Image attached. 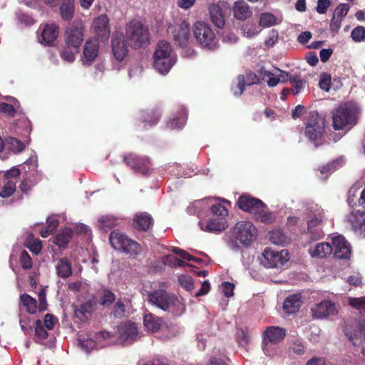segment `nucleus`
<instances>
[{
	"instance_id": "f257e3e1",
	"label": "nucleus",
	"mask_w": 365,
	"mask_h": 365,
	"mask_svg": "<svg viewBox=\"0 0 365 365\" xmlns=\"http://www.w3.org/2000/svg\"><path fill=\"white\" fill-rule=\"evenodd\" d=\"M148 300L163 311L170 312L173 314L180 316L185 311V305L173 294L163 289H157L148 294Z\"/></svg>"
},
{
	"instance_id": "f03ea898",
	"label": "nucleus",
	"mask_w": 365,
	"mask_h": 365,
	"mask_svg": "<svg viewBox=\"0 0 365 365\" xmlns=\"http://www.w3.org/2000/svg\"><path fill=\"white\" fill-rule=\"evenodd\" d=\"M177 61V56L166 41H160L153 53V67L160 74H167Z\"/></svg>"
},
{
	"instance_id": "7ed1b4c3",
	"label": "nucleus",
	"mask_w": 365,
	"mask_h": 365,
	"mask_svg": "<svg viewBox=\"0 0 365 365\" xmlns=\"http://www.w3.org/2000/svg\"><path fill=\"white\" fill-rule=\"evenodd\" d=\"M304 135L315 147L322 145L325 138V123L317 111H310L304 119Z\"/></svg>"
},
{
	"instance_id": "20e7f679",
	"label": "nucleus",
	"mask_w": 365,
	"mask_h": 365,
	"mask_svg": "<svg viewBox=\"0 0 365 365\" xmlns=\"http://www.w3.org/2000/svg\"><path fill=\"white\" fill-rule=\"evenodd\" d=\"M125 30L124 38L131 48L138 49L149 43V31L140 21H130L126 24Z\"/></svg>"
},
{
	"instance_id": "39448f33",
	"label": "nucleus",
	"mask_w": 365,
	"mask_h": 365,
	"mask_svg": "<svg viewBox=\"0 0 365 365\" xmlns=\"http://www.w3.org/2000/svg\"><path fill=\"white\" fill-rule=\"evenodd\" d=\"M357 111L349 104L339 106L333 113L332 125L334 130H349L357 123Z\"/></svg>"
},
{
	"instance_id": "423d86ee",
	"label": "nucleus",
	"mask_w": 365,
	"mask_h": 365,
	"mask_svg": "<svg viewBox=\"0 0 365 365\" xmlns=\"http://www.w3.org/2000/svg\"><path fill=\"white\" fill-rule=\"evenodd\" d=\"M307 235H309L312 241H316L324 236L321 226L326 220V216L324 210L318 205H312L307 209Z\"/></svg>"
},
{
	"instance_id": "0eeeda50",
	"label": "nucleus",
	"mask_w": 365,
	"mask_h": 365,
	"mask_svg": "<svg viewBox=\"0 0 365 365\" xmlns=\"http://www.w3.org/2000/svg\"><path fill=\"white\" fill-rule=\"evenodd\" d=\"M109 240L115 250L121 251L133 257L138 256L143 251L142 246L138 242L128 238L123 233L112 232Z\"/></svg>"
},
{
	"instance_id": "6e6552de",
	"label": "nucleus",
	"mask_w": 365,
	"mask_h": 365,
	"mask_svg": "<svg viewBox=\"0 0 365 365\" xmlns=\"http://www.w3.org/2000/svg\"><path fill=\"white\" fill-rule=\"evenodd\" d=\"M194 36L197 43L208 50L217 47L216 35L211 26L203 21H197L194 25Z\"/></svg>"
},
{
	"instance_id": "1a4fd4ad",
	"label": "nucleus",
	"mask_w": 365,
	"mask_h": 365,
	"mask_svg": "<svg viewBox=\"0 0 365 365\" xmlns=\"http://www.w3.org/2000/svg\"><path fill=\"white\" fill-rule=\"evenodd\" d=\"M123 162L127 166L130 167L135 174H140L147 177L149 176L153 171L151 160L148 156L130 153L124 155Z\"/></svg>"
},
{
	"instance_id": "9d476101",
	"label": "nucleus",
	"mask_w": 365,
	"mask_h": 365,
	"mask_svg": "<svg viewBox=\"0 0 365 365\" xmlns=\"http://www.w3.org/2000/svg\"><path fill=\"white\" fill-rule=\"evenodd\" d=\"M168 34L174 41L182 48H186L189 44L190 31L189 24L183 20L179 23L170 24L168 26Z\"/></svg>"
},
{
	"instance_id": "9b49d317",
	"label": "nucleus",
	"mask_w": 365,
	"mask_h": 365,
	"mask_svg": "<svg viewBox=\"0 0 365 365\" xmlns=\"http://www.w3.org/2000/svg\"><path fill=\"white\" fill-rule=\"evenodd\" d=\"M233 233L243 245L249 246L256 240L258 231L251 222L240 221L235 225Z\"/></svg>"
},
{
	"instance_id": "f8f14e48",
	"label": "nucleus",
	"mask_w": 365,
	"mask_h": 365,
	"mask_svg": "<svg viewBox=\"0 0 365 365\" xmlns=\"http://www.w3.org/2000/svg\"><path fill=\"white\" fill-rule=\"evenodd\" d=\"M287 250L274 251L270 247H266L260 259L261 263L267 268L283 266L289 260Z\"/></svg>"
},
{
	"instance_id": "ddd939ff",
	"label": "nucleus",
	"mask_w": 365,
	"mask_h": 365,
	"mask_svg": "<svg viewBox=\"0 0 365 365\" xmlns=\"http://www.w3.org/2000/svg\"><path fill=\"white\" fill-rule=\"evenodd\" d=\"M85 28L81 22L74 21L66 30V46L80 48L83 41Z\"/></svg>"
},
{
	"instance_id": "4468645a",
	"label": "nucleus",
	"mask_w": 365,
	"mask_h": 365,
	"mask_svg": "<svg viewBox=\"0 0 365 365\" xmlns=\"http://www.w3.org/2000/svg\"><path fill=\"white\" fill-rule=\"evenodd\" d=\"M310 312L313 319L319 320L336 315L338 309L335 303L329 299H324L314 304L310 309Z\"/></svg>"
},
{
	"instance_id": "2eb2a0df",
	"label": "nucleus",
	"mask_w": 365,
	"mask_h": 365,
	"mask_svg": "<svg viewBox=\"0 0 365 365\" xmlns=\"http://www.w3.org/2000/svg\"><path fill=\"white\" fill-rule=\"evenodd\" d=\"M332 253L335 258L349 259L351 255V247L349 242L342 235L336 236L331 240Z\"/></svg>"
},
{
	"instance_id": "dca6fc26",
	"label": "nucleus",
	"mask_w": 365,
	"mask_h": 365,
	"mask_svg": "<svg viewBox=\"0 0 365 365\" xmlns=\"http://www.w3.org/2000/svg\"><path fill=\"white\" fill-rule=\"evenodd\" d=\"M119 339L125 345L130 344L139 338V332L137 324L133 322H126L118 327Z\"/></svg>"
},
{
	"instance_id": "f3484780",
	"label": "nucleus",
	"mask_w": 365,
	"mask_h": 365,
	"mask_svg": "<svg viewBox=\"0 0 365 365\" xmlns=\"http://www.w3.org/2000/svg\"><path fill=\"white\" fill-rule=\"evenodd\" d=\"M125 38L120 32H114L111 39V47L114 57L118 61H122L128 55V49Z\"/></svg>"
},
{
	"instance_id": "a211bd4d",
	"label": "nucleus",
	"mask_w": 365,
	"mask_h": 365,
	"mask_svg": "<svg viewBox=\"0 0 365 365\" xmlns=\"http://www.w3.org/2000/svg\"><path fill=\"white\" fill-rule=\"evenodd\" d=\"M39 42L45 46H53L59 34V26L56 24H47L38 29Z\"/></svg>"
},
{
	"instance_id": "6ab92c4d",
	"label": "nucleus",
	"mask_w": 365,
	"mask_h": 365,
	"mask_svg": "<svg viewBox=\"0 0 365 365\" xmlns=\"http://www.w3.org/2000/svg\"><path fill=\"white\" fill-rule=\"evenodd\" d=\"M353 231L360 237H365V212H351L346 217Z\"/></svg>"
},
{
	"instance_id": "aec40b11",
	"label": "nucleus",
	"mask_w": 365,
	"mask_h": 365,
	"mask_svg": "<svg viewBox=\"0 0 365 365\" xmlns=\"http://www.w3.org/2000/svg\"><path fill=\"white\" fill-rule=\"evenodd\" d=\"M93 29L101 41H106L110 34L109 19L107 16L101 15L96 18L93 22Z\"/></svg>"
},
{
	"instance_id": "412c9836",
	"label": "nucleus",
	"mask_w": 365,
	"mask_h": 365,
	"mask_svg": "<svg viewBox=\"0 0 365 365\" xmlns=\"http://www.w3.org/2000/svg\"><path fill=\"white\" fill-rule=\"evenodd\" d=\"M154 225V219L147 212H138L133 218V227L141 232L150 230Z\"/></svg>"
},
{
	"instance_id": "4be33fe9",
	"label": "nucleus",
	"mask_w": 365,
	"mask_h": 365,
	"mask_svg": "<svg viewBox=\"0 0 365 365\" xmlns=\"http://www.w3.org/2000/svg\"><path fill=\"white\" fill-rule=\"evenodd\" d=\"M285 336L284 329L274 326L268 327L264 332L262 344L264 346H267L268 343L278 344L284 339Z\"/></svg>"
},
{
	"instance_id": "5701e85b",
	"label": "nucleus",
	"mask_w": 365,
	"mask_h": 365,
	"mask_svg": "<svg viewBox=\"0 0 365 365\" xmlns=\"http://www.w3.org/2000/svg\"><path fill=\"white\" fill-rule=\"evenodd\" d=\"M259 83L260 77L252 71L246 73V81L245 76L240 74L237 76V85L233 93L235 96H240L243 93L245 86H250L254 84H259Z\"/></svg>"
},
{
	"instance_id": "b1692460",
	"label": "nucleus",
	"mask_w": 365,
	"mask_h": 365,
	"mask_svg": "<svg viewBox=\"0 0 365 365\" xmlns=\"http://www.w3.org/2000/svg\"><path fill=\"white\" fill-rule=\"evenodd\" d=\"M202 230L208 232H220L228 227L227 219L211 217L207 222H199Z\"/></svg>"
},
{
	"instance_id": "393cba45",
	"label": "nucleus",
	"mask_w": 365,
	"mask_h": 365,
	"mask_svg": "<svg viewBox=\"0 0 365 365\" xmlns=\"http://www.w3.org/2000/svg\"><path fill=\"white\" fill-rule=\"evenodd\" d=\"M262 205V201L258 198L254 197L250 195H242L238 200V207L247 212L252 214L256 209L259 208V205Z\"/></svg>"
},
{
	"instance_id": "a878e982",
	"label": "nucleus",
	"mask_w": 365,
	"mask_h": 365,
	"mask_svg": "<svg viewBox=\"0 0 365 365\" xmlns=\"http://www.w3.org/2000/svg\"><path fill=\"white\" fill-rule=\"evenodd\" d=\"M346 335L353 346L361 348V353L365 354V326L361 324L357 329L350 333L346 332Z\"/></svg>"
},
{
	"instance_id": "bb28decb",
	"label": "nucleus",
	"mask_w": 365,
	"mask_h": 365,
	"mask_svg": "<svg viewBox=\"0 0 365 365\" xmlns=\"http://www.w3.org/2000/svg\"><path fill=\"white\" fill-rule=\"evenodd\" d=\"M96 297L92 296L91 299L86 300L85 302L81 303L78 307H74V315L81 321H86L91 315L93 306L96 304Z\"/></svg>"
},
{
	"instance_id": "cd10ccee",
	"label": "nucleus",
	"mask_w": 365,
	"mask_h": 365,
	"mask_svg": "<svg viewBox=\"0 0 365 365\" xmlns=\"http://www.w3.org/2000/svg\"><path fill=\"white\" fill-rule=\"evenodd\" d=\"M99 53V43L97 39H88L86 41L83 50V56L88 65H91Z\"/></svg>"
},
{
	"instance_id": "c85d7f7f",
	"label": "nucleus",
	"mask_w": 365,
	"mask_h": 365,
	"mask_svg": "<svg viewBox=\"0 0 365 365\" xmlns=\"http://www.w3.org/2000/svg\"><path fill=\"white\" fill-rule=\"evenodd\" d=\"M55 262L56 273L59 278L67 279L72 275V263L68 258L61 257Z\"/></svg>"
},
{
	"instance_id": "c756f323",
	"label": "nucleus",
	"mask_w": 365,
	"mask_h": 365,
	"mask_svg": "<svg viewBox=\"0 0 365 365\" xmlns=\"http://www.w3.org/2000/svg\"><path fill=\"white\" fill-rule=\"evenodd\" d=\"M258 207L259 208L256 209L252 213L256 220L266 224H271L274 222L275 216L269 211L266 204L262 202V205Z\"/></svg>"
},
{
	"instance_id": "7c9ffc66",
	"label": "nucleus",
	"mask_w": 365,
	"mask_h": 365,
	"mask_svg": "<svg viewBox=\"0 0 365 365\" xmlns=\"http://www.w3.org/2000/svg\"><path fill=\"white\" fill-rule=\"evenodd\" d=\"M302 306L300 294H292L287 297L283 304V309L288 314L297 313Z\"/></svg>"
},
{
	"instance_id": "2f4dec72",
	"label": "nucleus",
	"mask_w": 365,
	"mask_h": 365,
	"mask_svg": "<svg viewBox=\"0 0 365 365\" xmlns=\"http://www.w3.org/2000/svg\"><path fill=\"white\" fill-rule=\"evenodd\" d=\"M73 230L70 227H65L59 231L53 240V244L56 245L61 249L67 247L68 243L73 237Z\"/></svg>"
},
{
	"instance_id": "473e14b6",
	"label": "nucleus",
	"mask_w": 365,
	"mask_h": 365,
	"mask_svg": "<svg viewBox=\"0 0 365 365\" xmlns=\"http://www.w3.org/2000/svg\"><path fill=\"white\" fill-rule=\"evenodd\" d=\"M233 14L236 19L245 21L252 15V11L245 1L240 0L234 4Z\"/></svg>"
},
{
	"instance_id": "72a5a7b5",
	"label": "nucleus",
	"mask_w": 365,
	"mask_h": 365,
	"mask_svg": "<svg viewBox=\"0 0 365 365\" xmlns=\"http://www.w3.org/2000/svg\"><path fill=\"white\" fill-rule=\"evenodd\" d=\"M309 253L312 257L324 258L332 253L331 245L328 242L318 243L309 249Z\"/></svg>"
},
{
	"instance_id": "f704fd0d",
	"label": "nucleus",
	"mask_w": 365,
	"mask_h": 365,
	"mask_svg": "<svg viewBox=\"0 0 365 365\" xmlns=\"http://www.w3.org/2000/svg\"><path fill=\"white\" fill-rule=\"evenodd\" d=\"M59 11L63 21H71L75 13V0H61Z\"/></svg>"
},
{
	"instance_id": "c9c22d12",
	"label": "nucleus",
	"mask_w": 365,
	"mask_h": 365,
	"mask_svg": "<svg viewBox=\"0 0 365 365\" xmlns=\"http://www.w3.org/2000/svg\"><path fill=\"white\" fill-rule=\"evenodd\" d=\"M210 19L218 28H222L225 25V17L222 9L217 4H212L209 8Z\"/></svg>"
},
{
	"instance_id": "e433bc0d",
	"label": "nucleus",
	"mask_w": 365,
	"mask_h": 365,
	"mask_svg": "<svg viewBox=\"0 0 365 365\" xmlns=\"http://www.w3.org/2000/svg\"><path fill=\"white\" fill-rule=\"evenodd\" d=\"M143 324L148 330L155 332L160 328L161 320L154 314L148 313L144 315Z\"/></svg>"
},
{
	"instance_id": "4c0bfd02",
	"label": "nucleus",
	"mask_w": 365,
	"mask_h": 365,
	"mask_svg": "<svg viewBox=\"0 0 365 365\" xmlns=\"http://www.w3.org/2000/svg\"><path fill=\"white\" fill-rule=\"evenodd\" d=\"M115 294L108 288L99 292V304L104 307H110L115 301Z\"/></svg>"
},
{
	"instance_id": "58836bf2",
	"label": "nucleus",
	"mask_w": 365,
	"mask_h": 365,
	"mask_svg": "<svg viewBox=\"0 0 365 365\" xmlns=\"http://www.w3.org/2000/svg\"><path fill=\"white\" fill-rule=\"evenodd\" d=\"M4 144L6 149L14 153H19L25 148V145L20 140L13 137L5 138Z\"/></svg>"
},
{
	"instance_id": "ea45409f",
	"label": "nucleus",
	"mask_w": 365,
	"mask_h": 365,
	"mask_svg": "<svg viewBox=\"0 0 365 365\" xmlns=\"http://www.w3.org/2000/svg\"><path fill=\"white\" fill-rule=\"evenodd\" d=\"M269 240L274 245H284L287 244L289 239L281 230H273L269 232Z\"/></svg>"
},
{
	"instance_id": "a19ab883",
	"label": "nucleus",
	"mask_w": 365,
	"mask_h": 365,
	"mask_svg": "<svg viewBox=\"0 0 365 365\" xmlns=\"http://www.w3.org/2000/svg\"><path fill=\"white\" fill-rule=\"evenodd\" d=\"M187 120V112L185 110H182L179 115L172 119H170L167 123L166 126L170 129H181L184 125L185 124Z\"/></svg>"
},
{
	"instance_id": "79ce46f5",
	"label": "nucleus",
	"mask_w": 365,
	"mask_h": 365,
	"mask_svg": "<svg viewBox=\"0 0 365 365\" xmlns=\"http://www.w3.org/2000/svg\"><path fill=\"white\" fill-rule=\"evenodd\" d=\"M161 117V113L159 109H153L150 110L143 111L142 113V118L143 122L148 123L150 125L156 124Z\"/></svg>"
},
{
	"instance_id": "37998d69",
	"label": "nucleus",
	"mask_w": 365,
	"mask_h": 365,
	"mask_svg": "<svg viewBox=\"0 0 365 365\" xmlns=\"http://www.w3.org/2000/svg\"><path fill=\"white\" fill-rule=\"evenodd\" d=\"M20 300L23 306L26 307V310L30 314H35L36 312L38 306L36 299L31 297L28 294H23L20 297Z\"/></svg>"
},
{
	"instance_id": "c03bdc74",
	"label": "nucleus",
	"mask_w": 365,
	"mask_h": 365,
	"mask_svg": "<svg viewBox=\"0 0 365 365\" xmlns=\"http://www.w3.org/2000/svg\"><path fill=\"white\" fill-rule=\"evenodd\" d=\"M80 48H76L66 46L60 50V56L64 61L71 63L75 61L76 54L79 52Z\"/></svg>"
},
{
	"instance_id": "a18cd8bd",
	"label": "nucleus",
	"mask_w": 365,
	"mask_h": 365,
	"mask_svg": "<svg viewBox=\"0 0 365 365\" xmlns=\"http://www.w3.org/2000/svg\"><path fill=\"white\" fill-rule=\"evenodd\" d=\"M210 212L212 214V217H215L220 219H227L229 213L227 208L221 204L212 205L210 207Z\"/></svg>"
},
{
	"instance_id": "49530a36",
	"label": "nucleus",
	"mask_w": 365,
	"mask_h": 365,
	"mask_svg": "<svg viewBox=\"0 0 365 365\" xmlns=\"http://www.w3.org/2000/svg\"><path fill=\"white\" fill-rule=\"evenodd\" d=\"M277 24V18L271 13H262L259 19V25L264 28L270 27Z\"/></svg>"
},
{
	"instance_id": "de8ad7c7",
	"label": "nucleus",
	"mask_w": 365,
	"mask_h": 365,
	"mask_svg": "<svg viewBox=\"0 0 365 365\" xmlns=\"http://www.w3.org/2000/svg\"><path fill=\"white\" fill-rule=\"evenodd\" d=\"M16 182L14 180H8L0 190V197L6 198L11 197L16 191Z\"/></svg>"
},
{
	"instance_id": "09e8293b",
	"label": "nucleus",
	"mask_w": 365,
	"mask_h": 365,
	"mask_svg": "<svg viewBox=\"0 0 365 365\" xmlns=\"http://www.w3.org/2000/svg\"><path fill=\"white\" fill-rule=\"evenodd\" d=\"M351 38L356 43L365 41V27L363 26H356L351 33Z\"/></svg>"
},
{
	"instance_id": "8fccbe9b",
	"label": "nucleus",
	"mask_w": 365,
	"mask_h": 365,
	"mask_svg": "<svg viewBox=\"0 0 365 365\" xmlns=\"http://www.w3.org/2000/svg\"><path fill=\"white\" fill-rule=\"evenodd\" d=\"M349 304L354 309L363 311L365 313V297H349Z\"/></svg>"
},
{
	"instance_id": "3c124183",
	"label": "nucleus",
	"mask_w": 365,
	"mask_h": 365,
	"mask_svg": "<svg viewBox=\"0 0 365 365\" xmlns=\"http://www.w3.org/2000/svg\"><path fill=\"white\" fill-rule=\"evenodd\" d=\"M179 284L187 291L194 288V282L191 276L182 274L178 277Z\"/></svg>"
},
{
	"instance_id": "603ef678",
	"label": "nucleus",
	"mask_w": 365,
	"mask_h": 365,
	"mask_svg": "<svg viewBox=\"0 0 365 365\" xmlns=\"http://www.w3.org/2000/svg\"><path fill=\"white\" fill-rule=\"evenodd\" d=\"M289 82L293 85L294 88V94H298L300 91L304 87L306 81L302 79L299 76L295 75L290 76Z\"/></svg>"
},
{
	"instance_id": "864d4df0",
	"label": "nucleus",
	"mask_w": 365,
	"mask_h": 365,
	"mask_svg": "<svg viewBox=\"0 0 365 365\" xmlns=\"http://www.w3.org/2000/svg\"><path fill=\"white\" fill-rule=\"evenodd\" d=\"M20 263L24 269H29L33 266V261L27 251L23 250L20 255Z\"/></svg>"
},
{
	"instance_id": "5fc2aeb1",
	"label": "nucleus",
	"mask_w": 365,
	"mask_h": 365,
	"mask_svg": "<svg viewBox=\"0 0 365 365\" xmlns=\"http://www.w3.org/2000/svg\"><path fill=\"white\" fill-rule=\"evenodd\" d=\"M35 334L36 336L41 340L47 339L48 334L44 328L42 322L40 319H37L35 322Z\"/></svg>"
},
{
	"instance_id": "6e6d98bb",
	"label": "nucleus",
	"mask_w": 365,
	"mask_h": 365,
	"mask_svg": "<svg viewBox=\"0 0 365 365\" xmlns=\"http://www.w3.org/2000/svg\"><path fill=\"white\" fill-rule=\"evenodd\" d=\"M331 76L329 73H321L319 82V88L325 91H329L331 88Z\"/></svg>"
},
{
	"instance_id": "4d7b16f0",
	"label": "nucleus",
	"mask_w": 365,
	"mask_h": 365,
	"mask_svg": "<svg viewBox=\"0 0 365 365\" xmlns=\"http://www.w3.org/2000/svg\"><path fill=\"white\" fill-rule=\"evenodd\" d=\"M125 313V305L124 302L119 299L113 307V314L116 317H122Z\"/></svg>"
},
{
	"instance_id": "13d9d810",
	"label": "nucleus",
	"mask_w": 365,
	"mask_h": 365,
	"mask_svg": "<svg viewBox=\"0 0 365 365\" xmlns=\"http://www.w3.org/2000/svg\"><path fill=\"white\" fill-rule=\"evenodd\" d=\"M236 340L240 346H245L248 344L250 336L244 330L240 329L236 334Z\"/></svg>"
},
{
	"instance_id": "bf43d9fd",
	"label": "nucleus",
	"mask_w": 365,
	"mask_h": 365,
	"mask_svg": "<svg viewBox=\"0 0 365 365\" xmlns=\"http://www.w3.org/2000/svg\"><path fill=\"white\" fill-rule=\"evenodd\" d=\"M350 6L348 4H340L334 11V16L336 15L339 19H341L346 16L349 11Z\"/></svg>"
},
{
	"instance_id": "052dcab7",
	"label": "nucleus",
	"mask_w": 365,
	"mask_h": 365,
	"mask_svg": "<svg viewBox=\"0 0 365 365\" xmlns=\"http://www.w3.org/2000/svg\"><path fill=\"white\" fill-rule=\"evenodd\" d=\"M222 292L226 297H230L234 294L235 284L230 282H224L221 285Z\"/></svg>"
},
{
	"instance_id": "680f3d73",
	"label": "nucleus",
	"mask_w": 365,
	"mask_h": 365,
	"mask_svg": "<svg viewBox=\"0 0 365 365\" xmlns=\"http://www.w3.org/2000/svg\"><path fill=\"white\" fill-rule=\"evenodd\" d=\"M278 39L277 31L272 29L269 34L268 38L265 40L264 44L267 47L273 46Z\"/></svg>"
},
{
	"instance_id": "e2e57ef3",
	"label": "nucleus",
	"mask_w": 365,
	"mask_h": 365,
	"mask_svg": "<svg viewBox=\"0 0 365 365\" xmlns=\"http://www.w3.org/2000/svg\"><path fill=\"white\" fill-rule=\"evenodd\" d=\"M56 319L51 314H46L43 319V324L46 329L51 330L54 328Z\"/></svg>"
},
{
	"instance_id": "0e129e2a",
	"label": "nucleus",
	"mask_w": 365,
	"mask_h": 365,
	"mask_svg": "<svg viewBox=\"0 0 365 365\" xmlns=\"http://www.w3.org/2000/svg\"><path fill=\"white\" fill-rule=\"evenodd\" d=\"M114 335L107 331H100L95 333L94 338L98 341H102L104 340L110 339L113 338Z\"/></svg>"
},
{
	"instance_id": "69168bd1",
	"label": "nucleus",
	"mask_w": 365,
	"mask_h": 365,
	"mask_svg": "<svg viewBox=\"0 0 365 365\" xmlns=\"http://www.w3.org/2000/svg\"><path fill=\"white\" fill-rule=\"evenodd\" d=\"M330 4L331 2L329 0H318L317 11L320 14H325L330 6Z\"/></svg>"
},
{
	"instance_id": "338daca9",
	"label": "nucleus",
	"mask_w": 365,
	"mask_h": 365,
	"mask_svg": "<svg viewBox=\"0 0 365 365\" xmlns=\"http://www.w3.org/2000/svg\"><path fill=\"white\" fill-rule=\"evenodd\" d=\"M19 323L21 325V329L26 334L29 331H31V320L27 317H21L19 319Z\"/></svg>"
},
{
	"instance_id": "774afa93",
	"label": "nucleus",
	"mask_w": 365,
	"mask_h": 365,
	"mask_svg": "<svg viewBox=\"0 0 365 365\" xmlns=\"http://www.w3.org/2000/svg\"><path fill=\"white\" fill-rule=\"evenodd\" d=\"M21 175V171L19 168L13 167L9 170L6 171L4 174V178L9 180L11 179L16 180Z\"/></svg>"
}]
</instances>
